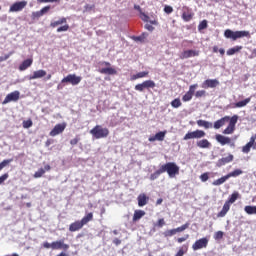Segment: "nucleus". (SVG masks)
<instances>
[{
    "label": "nucleus",
    "instance_id": "nucleus-48",
    "mask_svg": "<svg viewBox=\"0 0 256 256\" xmlns=\"http://www.w3.org/2000/svg\"><path fill=\"white\" fill-rule=\"evenodd\" d=\"M251 147H253V145L247 143L245 146L242 147V153H249L251 151Z\"/></svg>",
    "mask_w": 256,
    "mask_h": 256
},
{
    "label": "nucleus",
    "instance_id": "nucleus-36",
    "mask_svg": "<svg viewBox=\"0 0 256 256\" xmlns=\"http://www.w3.org/2000/svg\"><path fill=\"white\" fill-rule=\"evenodd\" d=\"M244 211L247 215H256V206H245Z\"/></svg>",
    "mask_w": 256,
    "mask_h": 256
},
{
    "label": "nucleus",
    "instance_id": "nucleus-30",
    "mask_svg": "<svg viewBox=\"0 0 256 256\" xmlns=\"http://www.w3.org/2000/svg\"><path fill=\"white\" fill-rule=\"evenodd\" d=\"M198 127H204V129H211L213 127V123L207 120H197Z\"/></svg>",
    "mask_w": 256,
    "mask_h": 256
},
{
    "label": "nucleus",
    "instance_id": "nucleus-18",
    "mask_svg": "<svg viewBox=\"0 0 256 256\" xmlns=\"http://www.w3.org/2000/svg\"><path fill=\"white\" fill-rule=\"evenodd\" d=\"M219 80L217 79H207L203 82V89H215V87H219Z\"/></svg>",
    "mask_w": 256,
    "mask_h": 256
},
{
    "label": "nucleus",
    "instance_id": "nucleus-34",
    "mask_svg": "<svg viewBox=\"0 0 256 256\" xmlns=\"http://www.w3.org/2000/svg\"><path fill=\"white\" fill-rule=\"evenodd\" d=\"M243 49V46H235L233 48H229L226 52V55L231 57V55H235V53H239Z\"/></svg>",
    "mask_w": 256,
    "mask_h": 256
},
{
    "label": "nucleus",
    "instance_id": "nucleus-27",
    "mask_svg": "<svg viewBox=\"0 0 256 256\" xmlns=\"http://www.w3.org/2000/svg\"><path fill=\"white\" fill-rule=\"evenodd\" d=\"M145 217V211L144 210H135L133 214L132 221L133 223H137V221H140V219H143Z\"/></svg>",
    "mask_w": 256,
    "mask_h": 256
},
{
    "label": "nucleus",
    "instance_id": "nucleus-11",
    "mask_svg": "<svg viewBox=\"0 0 256 256\" xmlns=\"http://www.w3.org/2000/svg\"><path fill=\"white\" fill-rule=\"evenodd\" d=\"M207 245H209V239H207V238H200L199 240H196L193 243L192 249H193V251H199V249L207 248Z\"/></svg>",
    "mask_w": 256,
    "mask_h": 256
},
{
    "label": "nucleus",
    "instance_id": "nucleus-7",
    "mask_svg": "<svg viewBox=\"0 0 256 256\" xmlns=\"http://www.w3.org/2000/svg\"><path fill=\"white\" fill-rule=\"evenodd\" d=\"M191 224L189 222H186L182 226H179L177 228L171 229V230H166L163 235L164 237H173V235H177V233H183V231L189 229V226Z\"/></svg>",
    "mask_w": 256,
    "mask_h": 256
},
{
    "label": "nucleus",
    "instance_id": "nucleus-41",
    "mask_svg": "<svg viewBox=\"0 0 256 256\" xmlns=\"http://www.w3.org/2000/svg\"><path fill=\"white\" fill-rule=\"evenodd\" d=\"M22 126L24 129H30V127H33V120H31V119L24 120L22 122Z\"/></svg>",
    "mask_w": 256,
    "mask_h": 256
},
{
    "label": "nucleus",
    "instance_id": "nucleus-12",
    "mask_svg": "<svg viewBox=\"0 0 256 256\" xmlns=\"http://www.w3.org/2000/svg\"><path fill=\"white\" fill-rule=\"evenodd\" d=\"M66 127V123L56 124L49 133L50 137H57V135H61V133L65 131Z\"/></svg>",
    "mask_w": 256,
    "mask_h": 256
},
{
    "label": "nucleus",
    "instance_id": "nucleus-56",
    "mask_svg": "<svg viewBox=\"0 0 256 256\" xmlns=\"http://www.w3.org/2000/svg\"><path fill=\"white\" fill-rule=\"evenodd\" d=\"M172 12H173V7L167 6V5L164 7V13H167V15H171Z\"/></svg>",
    "mask_w": 256,
    "mask_h": 256
},
{
    "label": "nucleus",
    "instance_id": "nucleus-33",
    "mask_svg": "<svg viewBox=\"0 0 256 256\" xmlns=\"http://www.w3.org/2000/svg\"><path fill=\"white\" fill-rule=\"evenodd\" d=\"M149 75V72H138L137 74H134L131 76V81H137V79H143L144 77H147Z\"/></svg>",
    "mask_w": 256,
    "mask_h": 256
},
{
    "label": "nucleus",
    "instance_id": "nucleus-50",
    "mask_svg": "<svg viewBox=\"0 0 256 256\" xmlns=\"http://www.w3.org/2000/svg\"><path fill=\"white\" fill-rule=\"evenodd\" d=\"M79 141H81V138L79 137V135H77L75 138L70 140V145L75 146L77 145V143H79Z\"/></svg>",
    "mask_w": 256,
    "mask_h": 256
},
{
    "label": "nucleus",
    "instance_id": "nucleus-40",
    "mask_svg": "<svg viewBox=\"0 0 256 256\" xmlns=\"http://www.w3.org/2000/svg\"><path fill=\"white\" fill-rule=\"evenodd\" d=\"M165 135H167V131H161L155 134L157 141H165Z\"/></svg>",
    "mask_w": 256,
    "mask_h": 256
},
{
    "label": "nucleus",
    "instance_id": "nucleus-64",
    "mask_svg": "<svg viewBox=\"0 0 256 256\" xmlns=\"http://www.w3.org/2000/svg\"><path fill=\"white\" fill-rule=\"evenodd\" d=\"M134 41H143V37L142 36L135 37Z\"/></svg>",
    "mask_w": 256,
    "mask_h": 256
},
{
    "label": "nucleus",
    "instance_id": "nucleus-51",
    "mask_svg": "<svg viewBox=\"0 0 256 256\" xmlns=\"http://www.w3.org/2000/svg\"><path fill=\"white\" fill-rule=\"evenodd\" d=\"M7 179H9L8 173H5L2 176H0V185H3V183H5V181H7Z\"/></svg>",
    "mask_w": 256,
    "mask_h": 256
},
{
    "label": "nucleus",
    "instance_id": "nucleus-10",
    "mask_svg": "<svg viewBox=\"0 0 256 256\" xmlns=\"http://www.w3.org/2000/svg\"><path fill=\"white\" fill-rule=\"evenodd\" d=\"M81 76L75 74H68L61 80V83H70V85H79L81 83Z\"/></svg>",
    "mask_w": 256,
    "mask_h": 256
},
{
    "label": "nucleus",
    "instance_id": "nucleus-46",
    "mask_svg": "<svg viewBox=\"0 0 256 256\" xmlns=\"http://www.w3.org/2000/svg\"><path fill=\"white\" fill-rule=\"evenodd\" d=\"M205 95H207V91L205 90H198L195 93L196 99H201V97H205Z\"/></svg>",
    "mask_w": 256,
    "mask_h": 256
},
{
    "label": "nucleus",
    "instance_id": "nucleus-42",
    "mask_svg": "<svg viewBox=\"0 0 256 256\" xmlns=\"http://www.w3.org/2000/svg\"><path fill=\"white\" fill-rule=\"evenodd\" d=\"M45 175V169L40 168L38 171L34 173V179H39Z\"/></svg>",
    "mask_w": 256,
    "mask_h": 256
},
{
    "label": "nucleus",
    "instance_id": "nucleus-28",
    "mask_svg": "<svg viewBox=\"0 0 256 256\" xmlns=\"http://www.w3.org/2000/svg\"><path fill=\"white\" fill-rule=\"evenodd\" d=\"M31 65H33V59H26L19 65V71H26Z\"/></svg>",
    "mask_w": 256,
    "mask_h": 256
},
{
    "label": "nucleus",
    "instance_id": "nucleus-1",
    "mask_svg": "<svg viewBox=\"0 0 256 256\" xmlns=\"http://www.w3.org/2000/svg\"><path fill=\"white\" fill-rule=\"evenodd\" d=\"M239 199V192H233L229 199L224 203L222 210L217 214V217H225L231 209L232 203H235Z\"/></svg>",
    "mask_w": 256,
    "mask_h": 256
},
{
    "label": "nucleus",
    "instance_id": "nucleus-32",
    "mask_svg": "<svg viewBox=\"0 0 256 256\" xmlns=\"http://www.w3.org/2000/svg\"><path fill=\"white\" fill-rule=\"evenodd\" d=\"M249 103H251V97H248L242 101L236 102L234 104V107L240 109L241 107H246L247 105H249Z\"/></svg>",
    "mask_w": 256,
    "mask_h": 256
},
{
    "label": "nucleus",
    "instance_id": "nucleus-47",
    "mask_svg": "<svg viewBox=\"0 0 256 256\" xmlns=\"http://www.w3.org/2000/svg\"><path fill=\"white\" fill-rule=\"evenodd\" d=\"M223 235H225V233L223 231H217L214 234V239L216 241H219V240H221L223 238Z\"/></svg>",
    "mask_w": 256,
    "mask_h": 256
},
{
    "label": "nucleus",
    "instance_id": "nucleus-13",
    "mask_svg": "<svg viewBox=\"0 0 256 256\" xmlns=\"http://www.w3.org/2000/svg\"><path fill=\"white\" fill-rule=\"evenodd\" d=\"M103 65L106 66V68H102L99 70V73L102 75H117V70L113 67H111L110 62H103Z\"/></svg>",
    "mask_w": 256,
    "mask_h": 256
},
{
    "label": "nucleus",
    "instance_id": "nucleus-19",
    "mask_svg": "<svg viewBox=\"0 0 256 256\" xmlns=\"http://www.w3.org/2000/svg\"><path fill=\"white\" fill-rule=\"evenodd\" d=\"M191 57H199V50H184L179 58L180 59H189Z\"/></svg>",
    "mask_w": 256,
    "mask_h": 256
},
{
    "label": "nucleus",
    "instance_id": "nucleus-5",
    "mask_svg": "<svg viewBox=\"0 0 256 256\" xmlns=\"http://www.w3.org/2000/svg\"><path fill=\"white\" fill-rule=\"evenodd\" d=\"M59 25H62V26L59 27ZM50 27H52V29H55V27H58L57 33H63L69 29V24H67V18L61 17L58 20L51 22Z\"/></svg>",
    "mask_w": 256,
    "mask_h": 256
},
{
    "label": "nucleus",
    "instance_id": "nucleus-53",
    "mask_svg": "<svg viewBox=\"0 0 256 256\" xmlns=\"http://www.w3.org/2000/svg\"><path fill=\"white\" fill-rule=\"evenodd\" d=\"M187 239H189V234H186L183 237L177 238V243H185Z\"/></svg>",
    "mask_w": 256,
    "mask_h": 256
},
{
    "label": "nucleus",
    "instance_id": "nucleus-16",
    "mask_svg": "<svg viewBox=\"0 0 256 256\" xmlns=\"http://www.w3.org/2000/svg\"><path fill=\"white\" fill-rule=\"evenodd\" d=\"M20 95H21V93H19V91H17V90L7 94V96L5 97V99L2 102V105H7V103H11V101L17 102Z\"/></svg>",
    "mask_w": 256,
    "mask_h": 256
},
{
    "label": "nucleus",
    "instance_id": "nucleus-63",
    "mask_svg": "<svg viewBox=\"0 0 256 256\" xmlns=\"http://www.w3.org/2000/svg\"><path fill=\"white\" fill-rule=\"evenodd\" d=\"M113 244L116 245V246H119V245H121V240L119 238H115L113 240Z\"/></svg>",
    "mask_w": 256,
    "mask_h": 256
},
{
    "label": "nucleus",
    "instance_id": "nucleus-59",
    "mask_svg": "<svg viewBox=\"0 0 256 256\" xmlns=\"http://www.w3.org/2000/svg\"><path fill=\"white\" fill-rule=\"evenodd\" d=\"M59 0H38V3H57Z\"/></svg>",
    "mask_w": 256,
    "mask_h": 256
},
{
    "label": "nucleus",
    "instance_id": "nucleus-29",
    "mask_svg": "<svg viewBox=\"0 0 256 256\" xmlns=\"http://www.w3.org/2000/svg\"><path fill=\"white\" fill-rule=\"evenodd\" d=\"M196 145L199 147V149H209V147H211V142H209L207 139H202L198 140Z\"/></svg>",
    "mask_w": 256,
    "mask_h": 256
},
{
    "label": "nucleus",
    "instance_id": "nucleus-6",
    "mask_svg": "<svg viewBox=\"0 0 256 256\" xmlns=\"http://www.w3.org/2000/svg\"><path fill=\"white\" fill-rule=\"evenodd\" d=\"M237 121H239V116L234 115L229 119L228 126L223 130L224 135H233L235 132V125H237Z\"/></svg>",
    "mask_w": 256,
    "mask_h": 256
},
{
    "label": "nucleus",
    "instance_id": "nucleus-31",
    "mask_svg": "<svg viewBox=\"0 0 256 256\" xmlns=\"http://www.w3.org/2000/svg\"><path fill=\"white\" fill-rule=\"evenodd\" d=\"M163 168L162 166H160V168L158 170H156L155 172H153L151 175H150V181H155L156 179H159V177H161V175H163Z\"/></svg>",
    "mask_w": 256,
    "mask_h": 256
},
{
    "label": "nucleus",
    "instance_id": "nucleus-24",
    "mask_svg": "<svg viewBox=\"0 0 256 256\" xmlns=\"http://www.w3.org/2000/svg\"><path fill=\"white\" fill-rule=\"evenodd\" d=\"M215 139L218 143H220V145H229L231 143V138L221 134H216Z\"/></svg>",
    "mask_w": 256,
    "mask_h": 256
},
{
    "label": "nucleus",
    "instance_id": "nucleus-60",
    "mask_svg": "<svg viewBox=\"0 0 256 256\" xmlns=\"http://www.w3.org/2000/svg\"><path fill=\"white\" fill-rule=\"evenodd\" d=\"M9 57H11V53L5 54L4 56H1L0 57V62L7 61V59H9Z\"/></svg>",
    "mask_w": 256,
    "mask_h": 256
},
{
    "label": "nucleus",
    "instance_id": "nucleus-49",
    "mask_svg": "<svg viewBox=\"0 0 256 256\" xmlns=\"http://www.w3.org/2000/svg\"><path fill=\"white\" fill-rule=\"evenodd\" d=\"M200 179L203 183H205L206 181H209V172H205L202 175H200Z\"/></svg>",
    "mask_w": 256,
    "mask_h": 256
},
{
    "label": "nucleus",
    "instance_id": "nucleus-25",
    "mask_svg": "<svg viewBox=\"0 0 256 256\" xmlns=\"http://www.w3.org/2000/svg\"><path fill=\"white\" fill-rule=\"evenodd\" d=\"M234 159L233 154H229L227 157L221 158L217 161V167H223V165H227V163H231Z\"/></svg>",
    "mask_w": 256,
    "mask_h": 256
},
{
    "label": "nucleus",
    "instance_id": "nucleus-4",
    "mask_svg": "<svg viewBox=\"0 0 256 256\" xmlns=\"http://www.w3.org/2000/svg\"><path fill=\"white\" fill-rule=\"evenodd\" d=\"M94 139H105L109 137V128H103L101 125H96L90 130Z\"/></svg>",
    "mask_w": 256,
    "mask_h": 256
},
{
    "label": "nucleus",
    "instance_id": "nucleus-23",
    "mask_svg": "<svg viewBox=\"0 0 256 256\" xmlns=\"http://www.w3.org/2000/svg\"><path fill=\"white\" fill-rule=\"evenodd\" d=\"M84 226L85 225L82 224L81 220H77V221L70 224L69 231L71 233H75V231H80V229H83Z\"/></svg>",
    "mask_w": 256,
    "mask_h": 256
},
{
    "label": "nucleus",
    "instance_id": "nucleus-57",
    "mask_svg": "<svg viewBox=\"0 0 256 256\" xmlns=\"http://www.w3.org/2000/svg\"><path fill=\"white\" fill-rule=\"evenodd\" d=\"M84 9H85V11H95V4H93V5L86 4L84 6Z\"/></svg>",
    "mask_w": 256,
    "mask_h": 256
},
{
    "label": "nucleus",
    "instance_id": "nucleus-44",
    "mask_svg": "<svg viewBox=\"0 0 256 256\" xmlns=\"http://www.w3.org/2000/svg\"><path fill=\"white\" fill-rule=\"evenodd\" d=\"M166 223H165V218H160L158 219V221L156 222V224H154V227H158L159 229L165 227Z\"/></svg>",
    "mask_w": 256,
    "mask_h": 256
},
{
    "label": "nucleus",
    "instance_id": "nucleus-14",
    "mask_svg": "<svg viewBox=\"0 0 256 256\" xmlns=\"http://www.w3.org/2000/svg\"><path fill=\"white\" fill-rule=\"evenodd\" d=\"M197 87H199L198 84H193L189 86V91H187L182 97V101H184V103H187L188 101H191V99H193V95H195V89H197Z\"/></svg>",
    "mask_w": 256,
    "mask_h": 256
},
{
    "label": "nucleus",
    "instance_id": "nucleus-58",
    "mask_svg": "<svg viewBox=\"0 0 256 256\" xmlns=\"http://www.w3.org/2000/svg\"><path fill=\"white\" fill-rule=\"evenodd\" d=\"M42 247L44 249H53V243L43 242Z\"/></svg>",
    "mask_w": 256,
    "mask_h": 256
},
{
    "label": "nucleus",
    "instance_id": "nucleus-21",
    "mask_svg": "<svg viewBox=\"0 0 256 256\" xmlns=\"http://www.w3.org/2000/svg\"><path fill=\"white\" fill-rule=\"evenodd\" d=\"M47 75V71L40 69L37 71H34L32 75L28 77L29 81H33L35 79H43Z\"/></svg>",
    "mask_w": 256,
    "mask_h": 256
},
{
    "label": "nucleus",
    "instance_id": "nucleus-52",
    "mask_svg": "<svg viewBox=\"0 0 256 256\" xmlns=\"http://www.w3.org/2000/svg\"><path fill=\"white\" fill-rule=\"evenodd\" d=\"M40 17H43L41 11L32 12V19H39Z\"/></svg>",
    "mask_w": 256,
    "mask_h": 256
},
{
    "label": "nucleus",
    "instance_id": "nucleus-9",
    "mask_svg": "<svg viewBox=\"0 0 256 256\" xmlns=\"http://www.w3.org/2000/svg\"><path fill=\"white\" fill-rule=\"evenodd\" d=\"M155 87H156L155 81L146 80V81L142 82L141 84H137L135 86V90L143 92V91H145V89H155Z\"/></svg>",
    "mask_w": 256,
    "mask_h": 256
},
{
    "label": "nucleus",
    "instance_id": "nucleus-55",
    "mask_svg": "<svg viewBox=\"0 0 256 256\" xmlns=\"http://www.w3.org/2000/svg\"><path fill=\"white\" fill-rule=\"evenodd\" d=\"M51 10V6H45L40 10V13L42 14V16L45 15V13H49V11Z\"/></svg>",
    "mask_w": 256,
    "mask_h": 256
},
{
    "label": "nucleus",
    "instance_id": "nucleus-15",
    "mask_svg": "<svg viewBox=\"0 0 256 256\" xmlns=\"http://www.w3.org/2000/svg\"><path fill=\"white\" fill-rule=\"evenodd\" d=\"M27 7V1H20V2H15L10 6V13H17L19 11H23Z\"/></svg>",
    "mask_w": 256,
    "mask_h": 256
},
{
    "label": "nucleus",
    "instance_id": "nucleus-38",
    "mask_svg": "<svg viewBox=\"0 0 256 256\" xmlns=\"http://www.w3.org/2000/svg\"><path fill=\"white\" fill-rule=\"evenodd\" d=\"M239 175H243V170L236 169L230 173L227 174L228 179H231V177H239Z\"/></svg>",
    "mask_w": 256,
    "mask_h": 256
},
{
    "label": "nucleus",
    "instance_id": "nucleus-8",
    "mask_svg": "<svg viewBox=\"0 0 256 256\" xmlns=\"http://www.w3.org/2000/svg\"><path fill=\"white\" fill-rule=\"evenodd\" d=\"M206 133L203 130H195L192 132H188L183 137L184 141H189V139H203L205 137Z\"/></svg>",
    "mask_w": 256,
    "mask_h": 256
},
{
    "label": "nucleus",
    "instance_id": "nucleus-39",
    "mask_svg": "<svg viewBox=\"0 0 256 256\" xmlns=\"http://www.w3.org/2000/svg\"><path fill=\"white\" fill-rule=\"evenodd\" d=\"M171 107H173L174 109H179V107H181V105H183V103H181V99L176 98L174 100L171 101L170 103Z\"/></svg>",
    "mask_w": 256,
    "mask_h": 256
},
{
    "label": "nucleus",
    "instance_id": "nucleus-2",
    "mask_svg": "<svg viewBox=\"0 0 256 256\" xmlns=\"http://www.w3.org/2000/svg\"><path fill=\"white\" fill-rule=\"evenodd\" d=\"M224 37H226V39H232V41H237V39H241L243 37H251V34L249 31L245 30L233 32L231 29H227L224 32Z\"/></svg>",
    "mask_w": 256,
    "mask_h": 256
},
{
    "label": "nucleus",
    "instance_id": "nucleus-17",
    "mask_svg": "<svg viewBox=\"0 0 256 256\" xmlns=\"http://www.w3.org/2000/svg\"><path fill=\"white\" fill-rule=\"evenodd\" d=\"M182 9H183L182 19L186 23H189V21H191V19H193L195 14L193 13V11H191V8H189V6H183Z\"/></svg>",
    "mask_w": 256,
    "mask_h": 256
},
{
    "label": "nucleus",
    "instance_id": "nucleus-3",
    "mask_svg": "<svg viewBox=\"0 0 256 256\" xmlns=\"http://www.w3.org/2000/svg\"><path fill=\"white\" fill-rule=\"evenodd\" d=\"M162 171L168 173L170 179H173L176 175H179V167L175 162H167L161 165Z\"/></svg>",
    "mask_w": 256,
    "mask_h": 256
},
{
    "label": "nucleus",
    "instance_id": "nucleus-61",
    "mask_svg": "<svg viewBox=\"0 0 256 256\" xmlns=\"http://www.w3.org/2000/svg\"><path fill=\"white\" fill-rule=\"evenodd\" d=\"M255 140H256V134L251 136L250 141L248 142V144L252 145V147H253V145H255V143H256Z\"/></svg>",
    "mask_w": 256,
    "mask_h": 256
},
{
    "label": "nucleus",
    "instance_id": "nucleus-37",
    "mask_svg": "<svg viewBox=\"0 0 256 256\" xmlns=\"http://www.w3.org/2000/svg\"><path fill=\"white\" fill-rule=\"evenodd\" d=\"M92 219H93V213L90 212L86 214L80 221L82 222L83 225H87V223H89V221H91Z\"/></svg>",
    "mask_w": 256,
    "mask_h": 256
},
{
    "label": "nucleus",
    "instance_id": "nucleus-22",
    "mask_svg": "<svg viewBox=\"0 0 256 256\" xmlns=\"http://www.w3.org/2000/svg\"><path fill=\"white\" fill-rule=\"evenodd\" d=\"M231 119V117L229 116H224L221 119L217 120L214 122V129H221V127H223L225 125V123H229V120Z\"/></svg>",
    "mask_w": 256,
    "mask_h": 256
},
{
    "label": "nucleus",
    "instance_id": "nucleus-45",
    "mask_svg": "<svg viewBox=\"0 0 256 256\" xmlns=\"http://www.w3.org/2000/svg\"><path fill=\"white\" fill-rule=\"evenodd\" d=\"M207 27V20H202L198 25V31H203V29H207Z\"/></svg>",
    "mask_w": 256,
    "mask_h": 256
},
{
    "label": "nucleus",
    "instance_id": "nucleus-35",
    "mask_svg": "<svg viewBox=\"0 0 256 256\" xmlns=\"http://www.w3.org/2000/svg\"><path fill=\"white\" fill-rule=\"evenodd\" d=\"M227 179H229V176H227V175L222 176L221 178L214 180L212 182V185H214L215 187H219V185H223V183H225V181H227Z\"/></svg>",
    "mask_w": 256,
    "mask_h": 256
},
{
    "label": "nucleus",
    "instance_id": "nucleus-20",
    "mask_svg": "<svg viewBox=\"0 0 256 256\" xmlns=\"http://www.w3.org/2000/svg\"><path fill=\"white\" fill-rule=\"evenodd\" d=\"M52 249L53 250L63 249V251H68L69 244H66L65 240L54 241L52 242Z\"/></svg>",
    "mask_w": 256,
    "mask_h": 256
},
{
    "label": "nucleus",
    "instance_id": "nucleus-26",
    "mask_svg": "<svg viewBox=\"0 0 256 256\" xmlns=\"http://www.w3.org/2000/svg\"><path fill=\"white\" fill-rule=\"evenodd\" d=\"M138 207H145L149 203V197L146 194L142 193L137 197Z\"/></svg>",
    "mask_w": 256,
    "mask_h": 256
},
{
    "label": "nucleus",
    "instance_id": "nucleus-54",
    "mask_svg": "<svg viewBox=\"0 0 256 256\" xmlns=\"http://www.w3.org/2000/svg\"><path fill=\"white\" fill-rule=\"evenodd\" d=\"M140 19H142V21H144L145 23H148L149 16L147 14H145L144 12H142V13H140Z\"/></svg>",
    "mask_w": 256,
    "mask_h": 256
},
{
    "label": "nucleus",
    "instance_id": "nucleus-43",
    "mask_svg": "<svg viewBox=\"0 0 256 256\" xmlns=\"http://www.w3.org/2000/svg\"><path fill=\"white\" fill-rule=\"evenodd\" d=\"M13 159H5L0 163V171H3V169H5V167H7V165H9V163H12Z\"/></svg>",
    "mask_w": 256,
    "mask_h": 256
},
{
    "label": "nucleus",
    "instance_id": "nucleus-62",
    "mask_svg": "<svg viewBox=\"0 0 256 256\" xmlns=\"http://www.w3.org/2000/svg\"><path fill=\"white\" fill-rule=\"evenodd\" d=\"M145 29H147V31H154L155 27H153L151 24H145Z\"/></svg>",
    "mask_w": 256,
    "mask_h": 256
}]
</instances>
